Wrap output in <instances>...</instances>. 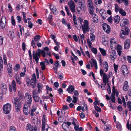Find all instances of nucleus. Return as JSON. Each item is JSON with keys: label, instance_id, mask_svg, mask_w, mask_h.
Here are the masks:
<instances>
[{"label": "nucleus", "instance_id": "nucleus-6", "mask_svg": "<svg viewBox=\"0 0 131 131\" xmlns=\"http://www.w3.org/2000/svg\"><path fill=\"white\" fill-rule=\"evenodd\" d=\"M42 121V130L44 131L45 130L46 131H47L48 126V125L46 124L47 122V120L46 119V117L45 115H43V116Z\"/></svg>", "mask_w": 131, "mask_h": 131}, {"label": "nucleus", "instance_id": "nucleus-25", "mask_svg": "<svg viewBox=\"0 0 131 131\" xmlns=\"http://www.w3.org/2000/svg\"><path fill=\"white\" fill-rule=\"evenodd\" d=\"M103 77V82L104 84L105 85H106V84L108 83V77L107 74H104V75Z\"/></svg>", "mask_w": 131, "mask_h": 131}, {"label": "nucleus", "instance_id": "nucleus-63", "mask_svg": "<svg viewBox=\"0 0 131 131\" xmlns=\"http://www.w3.org/2000/svg\"><path fill=\"white\" fill-rule=\"evenodd\" d=\"M127 59L128 62L129 63H131V56H127Z\"/></svg>", "mask_w": 131, "mask_h": 131}, {"label": "nucleus", "instance_id": "nucleus-54", "mask_svg": "<svg viewBox=\"0 0 131 131\" xmlns=\"http://www.w3.org/2000/svg\"><path fill=\"white\" fill-rule=\"evenodd\" d=\"M12 102L13 105H14L15 106V107H16V98H14L12 99Z\"/></svg>", "mask_w": 131, "mask_h": 131}, {"label": "nucleus", "instance_id": "nucleus-39", "mask_svg": "<svg viewBox=\"0 0 131 131\" xmlns=\"http://www.w3.org/2000/svg\"><path fill=\"white\" fill-rule=\"evenodd\" d=\"M41 38L40 36L39 35H36L35 36L34 39L35 41L38 42L39 40Z\"/></svg>", "mask_w": 131, "mask_h": 131}, {"label": "nucleus", "instance_id": "nucleus-31", "mask_svg": "<svg viewBox=\"0 0 131 131\" xmlns=\"http://www.w3.org/2000/svg\"><path fill=\"white\" fill-rule=\"evenodd\" d=\"M74 90V87L72 85H69L67 89V91L69 93L71 94Z\"/></svg>", "mask_w": 131, "mask_h": 131}, {"label": "nucleus", "instance_id": "nucleus-3", "mask_svg": "<svg viewBox=\"0 0 131 131\" xmlns=\"http://www.w3.org/2000/svg\"><path fill=\"white\" fill-rule=\"evenodd\" d=\"M26 82L28 86H29L32 88H34L36 86V78H32L30 80V81H27Z\"/></svg>", "mask_w": 131, "mask_h": 131}, {"label": "nucleus", "instance_id": "nucleus-1", "mask_svg": "<svg viewBox=\"0 0 131 131\" xmlns=\"http://www.w3.org/2000/svg\"><path fill=\"white\" fill-rule=\"evenodd\" d=\"M23 98L22 92L19 91L18 92V99H17V111H20L22 107L21 101Z\"/></svg>", "mask_w": 131, "mask_h": 131}, {"label": "nucleus", "instance_id": "nucleus-56", "mask_svg": "<svg viewBox=\"0 0 131 131\" xmlns=\"http://www.w3.org/2000/svg\"><path fill=\"white\" fill-rule=\"evenodd\" d=\"M87 44L89 47L90 48H91L92 42L89 39H87Z\"/></svg>", "mask_w": 131, "mask_h": 131}, {"label": "nucleus", "instance_id": "nucleus-26", "mask_svg": "<svg viewBox=\"0 0 131 131\" xmlns=\"http://www.w3.org/2000/svg\"><path fill=\"white\" fill-rule=\"evenodd\" d=\"M103 77V82L104 84L105 85H106V84L108 83V77L107 74H104V75Z\"/></svg>", "mask_w": 131, "mask_h": 131}, {"label": "nucleus", "instance_id": "nucleus-44", "mask_svg": "<svg viewBox=\"0 0 131 131\" xmlns=\"http://www.w3.org/2000/svg\"><path fill=\"white\" fill-rule=\"evenodd\" d=\"M90 38L92 41H94L95 39V36L92 33L90 34Z\"/></svg>", "mask_w": 131, "mask_h": 131}, {"label": "nucleus", "instance_id": "nucleus-34", "mask_svg": "<svg viewBox=\"0 0 131 131\" xmlns=\"http://www.w3.org/2000/svg\"><path fill=\"white\" fill-rule=\"evenodd\" d=\"M91 60L93 64V65L94 67L96 70H97L98 68V66L97 62L96 60L93 59H92Z\"/></svg>", "mask_w": 131, "mask_h": 131}, {"label": "nucleus", "instance_id": "nucleus-57", "mask_svg": "<svg viewBox=\"0 0 131 131\" xmlns=\"http://www.w3.org/2000/svg\"><path fill=\"white\" fill-rule=\"evenodd\" d=\"M78 123V121L76 119H73L72 122V124L74 126L76 125Z\"/></svg>", "mask_w": 131, "mask_h": 131}, {"label": "nucleus", "instance_id": "nucleus-13", "mask_svg": "<svg viewBox=\"0 0 131 131\" xmlns=\"http://www.w3.org/2000/svg\"><path fill=\"white\" fill-rule=\"evenodd\" d=\"M110 46L111 49H113V48L116 47V41L115 39L113 37L111 38L110 40Z\"/></svg>", "mask_w": 131, "mask_h": 131}, {"label": "nucleus", "instance_id": "nucleus-55", "mask_svg": "<svg viewBox=\"0 0 131 131\" xmlns=\"http://www.w3.org/2000/svg\"><path fill=\"white\" fill-rule=\"evenodd\" d=\"M116 128L118 129L119 130H120L121 128V125L120 123L119 122H117L116 125Z\"/></svg>", "mask_w": 131, "mask_h": 131}, {"label": "nucleus", "instance_id": "nucleus-45", "mask_svg": "<svg viewBox=\"0 0 131 131\" xmlns=\"http://www.w3.org/2000/svg\"><path fill=\"white\" fill-rule=\"evenodd\" d=\"M34 100L36 102H38L40 100V98L38 96V95L36 96H33Z\"/></svg>", "mask_w": 131, "mask_h": 131}, {"label": "nucleus", "instance_id": "nucleus-42", "mask_svg": "<svg viewBox=\"0 0 131 131\" xmlns=\"http://www.w3.org/2000/svg\"><path fill=\"white\" fill-rule=\"evenodd\" d=\"M36 109V108L35 106H32L31 111V117H32L33 116H35V115H34L33 114V113L35 111Z\"/></svg>", "mask_w": 131, "mask_h": 131}, {"label": "nucleus", "instance_id": "nucleus-4", "mask_svg": "<svg viewBox=\"0 0 131 131\" xmlns=\"http://www.w3.org/2000/svg\"><path fill=\"white\" fill-rule=\"evenodd\" d=\"M121 71L123 76H127L128 75L129 73V71L126 65H122L121 67Z\"/></svg>", "mask_w": 131, "mask_h": 131}, {"label": "nucleus", "instance_id": "nucleus-53", "mask_svg": "<svg viewBox=\"0 0 131 131\" xmlns=\"http://www.w3.org/2000/svg\"><path fill=\"white\" fill-rule=\"evenodd\" d=\"M78 22H79L80 23V26H81V25H82V23L83 20V18L81 17H79L78 18Z\"/></svg>", "mask_w": 131, "mask_h": 131}, {"label": "nucleus", "instance_id": "nucleus-47", "mask_svg": "<svg viewBox=\"0 0 131 131\" xmlns=\"http://www.w3.org/2000/svg\"><path fill=\"white\" fill-rule=\"evenodd\" d=\"M91 50L92 52L95 54H96L97 53V50L96 48L94 47L92 48L91 49Z\"/></svg>", "mask_w": 131, "mask_h": 131}, {"label": "nucleus", "instance_id": "nucleus-5", "mask_svg": "<svg viewBox=\"0 0 131 131\" xmlns=\"http://www.w3.org/2000/svg\"><path fill=\"white\" fill-rule=\"evenodd\" d=\"M82 28L84 33H85L86 32L89 31V23L87 20H84L83 24L82 25Z\"/></svg>", "mask_w": 131, "mask_h": 131}, {"label": "nucleus", "instance_id": "nucleus-21", "mask_svg": "<svg viewBox=\"0 0 131 131\" xmlns=\"http://www.w3.org/2000/svg\"><path fill=\"white\" fill-rule=\"evenodd\" d=\"M128 24V21L127 19L125 18L123 19L121 22L120 24V26L123 28Z\"/></svg>", "mask_w": 131, "mask_h": 131}, {"label": "nucleus", "instance_id": "nucleus-16", "mask_svg": "<svg viewBox=\"0 0 131 131\" xmlns=\"http://www.w3.org/2000/svg\"><path fill=\"white\" fill-rule=\"evenodd\" d=\"M131 41L129 39H127L125 41L124 43V48L125 49H128L130 46Z\"/></svg>", "mask_w": 131, "mask_h": 131}, {"label": "nucleus", "instance_id": "nucleus-62", "mask_svg": "<svg viewBox=\"0 0 131 131\" xmlns=\"http://www.w3.org/2000/svg\"><path fill=\"white\" fill-rule=\"evenodd\" d=\"M0 22H2L6 23V18L5 17L3 16L1 18Z\"/></svg>", "mask_w": 131, "mask_h": 131}, {"label": "nucleus", "instance_id": "nucleus-49", "mask_svg": "<svg viewBox=\"0 0 131 131\" xmlns=\"http://www.w3.org/2000/svg\"><path fill=\"white\" fill-rule=\"evenodd\" d=\"M80 37V39L81 40L82 43V44H83V40L84 39V36L83 34L81 35L80 34L79 35Z\"/></svg>", "mask_w": 131, "mask_h": 131}, {"label": "nucleus", "instance_id": "nucleus-2", "mask_svg": "<svg viewBox=\"0 0 131 131\" xmlns=\"http://www.w3.org/2000/svg\"><path fill=\"white\" fill-rule=\"evenodd\" d=\"M85 1L84 0H80L78 4V6L76 8L77 13L79 14L82 13L83 9L85 8Z\"/></svg>", "mask_w": 131, "mask_h": 131}, {"label": "nucleus", "instance_id": "nucleus-58", "mask_svg": "<svg viewBox=\"0 0 131 131\" xmlns=\"http://www.w3.org/2000/svg\"><path fill=\"white\" fill-rule=\"evenodd\" d=\"M39 93L38 92V91H36V90L34 89L33 92V96L38 95V94Z\"/></svg>", "mask_w": 131, "mask_h": 131}, {"label": "nucleus", "instance_id": "nucleus-51", "mask_svg": "<svg viewBox=\"0 0 131 131\" xmlns=\"http://www.w3.org/2000/svg\"><path fill=\"white\" fill-rule=\"evenodd\" d=\"M17 83L18 84H21V78L17 75Z\"/></svg>", "mask_w": 131, "mask_h": 131}, {"label": "nucleus", "instance_id": "nucleus-43", "mask_svg": "<svg viewBox=\"0 0 131 131\" xmlns=\"http://www.w3.org/2000/svg\"><path fill=\"white\" fill-rule=\"evenodd\" d=\"M65 8L68 15L70 17H72V15L69 12V11L68 9V7L67 6H66L65 7Z\"/></svg>", "mask_w": 131, "mask_h": 131}, {"label": "nucleus", "instance_id": "nucleus-60", "mask_svg": "<svg viewBox=\"0 0 131 131\" xmlns=\"http://www.w3.org/2000/svg\"><path fill=\"white\" fill-rule=\"evenodd\" d=\"M127 106L130 111H131V102L129 101L127 103Z\"/></svg>", "mask_w": 131, "mask_h": 131}, {"label": "nucleus", "instance_id": "nucleus-24", "mask_svg": "<svg viewBox=\"0 0 131 131\" xmlns=\"http://www.w3.org/2000/svg\"><path fill=\"white\" fill-rule=\"evenodd\" d=\"M128 35L126 33H125L124 32V30H121L120 36L121 38L122 39H125L127 38V36Z\"/></svg>", "mask_w": 131, "mask_h": 131}, {"label": "nucleus", "instance_id": "nucleus-59", "mask_svg": "<svg viewBox=\"0 0 131 131\" xmlns=\"http://www.w3.org/2000/svg\"><path fill=\"white\" fill-rule=\"evenodd\" d=\"M90 8V10H89V13L91 15H92V16H93V15L94 14H94V12L93 10V7L92 8Z\"/></svg>", "mask_w": 131, "mask_h": 131}, {"label": "nucleus", "instance_id": "nucleus-61", "mask_svg": "<svg viewBox=\"0 0 131 131\" xmlns=\"http://www.w3.org/2000/svg\"><path fill=\"white\" fill-rule=\"evenodd\" d=\"M128 129L130 130L131 131V125H129V122L128 121L126 125Z\"/></svg>", "mask_w": 131, "mask_h": 131}, {"label": "nucleus", "instance_id": "nucleus-9", "mask_svg": "<svg viewBox=\"0 0 131 131\" xmlns=\"http://www.w3.org/2000/svg\"><path fill=\"white\" fill-rule=\"evenodd\" d=\"M25 99L26 102L25 103L29 105L31 104L32 99L31 95L29 94L28 93H26L25 96Z\"/></svg>", "mask_w": 131, "mask_h": 131}, {"label": "nucleus", "instance_id": "nucleus-14", "mask_svg": "<svg viewBox=\"0 0 131 131\" xmlns=\"http://www.w3.org/2000/svg\"><path fill=\"white\" fill-rule=\"evenodd\" d=\"M103 28L104 30L107 33H109L110 31V27L107 24L104 23L103 24Z\"/></svg>", "mask_w": 131, "mask_h": 131}, {"label": "nucleus", "instance_id": "nucleus-30", "mask_svg": "<svg viewBox=\"0 0 131 131\" xmlns=\"http://www.w3.org/2000/svg\"><path fill=\"white\" fill-rule=\"evenodd\" d=\"M109 66L107 63L105 61L103 64V68L104 71L107 72L108 70Z\"/></svg>", "mask_w": 131, "mask_h": 131}, {"label": "nucleus", "instance_id": "nucleus-20", "mask_svg": "<svg viewBox=\"0 0 131 131\" xmlns=\"http://www.w3.org/2000/svg\"><path fill=\"white\" fill-rule=\"evenodd\" d=\"M71 124V123L69 122H64L62 126L63 129L64 130H66L70 126Z\"/></svg>", "mask_w": 131, "mask_h": 131}, {"label": "nucleus", "instance_id": "nucleus-41", "mask_svg": "<svg viewBox=\"0 0 131 131\" xmlns=\"http://www.w3.org/2000/svg\"><path fill=\"white\" fill-rule=\"evenodd\" d=\"M87 2L89 7L91 8L93 7V6L92 0H87Z\"/></svg>", "mask_w": 131, "mask_h": 131}, {"label": "nucleus", "instance_id": "nucleus-52", "mask_svg": "<svg viewBox=\"0 0 131 131\" xmlns=\"http://www.w3.org/2000/svg\"><path fill=\"white\" fill-rule=\"evenodd\" d=\"M40 65L42 70H44L45 68V66L44 63L43 62H41L40 63Z\"/></svg>", "mask_w": 131, "mask_h": 131}, {"label": "nucleus", "instance_id": "nucleus-35", "mask_svg": "<svg viewBox=\"0 0 131 131\" xmlns=\"http://www.w3.org/2000/svg\"><path fill=\"white\" fill-rule=\"evenodd\" d=\"M50 7L52 11L54 13L56 14L57 13V11L55 6L53 5H51Z\"/></svg>", "mask_w": 131, "mask_h": 131}, {"label": "nucleus", "instance_id": "nucleus-8", "mask_svg": "<svg viewBox=\"0 0 131 131\" xmlns=\"http://www.w3.org/2000/svg\"><path fill=\"white\" fill-rule=\"evenodd\" d=\"M23 111L24 114L26 115H28L29 114L30 111V105L25 103L23 109Z\"/></svg>", "mask_w": 131, "mask_h": 131}, {"label": "nucleus", "instance_id": "nucleus-10", "mask_svg": "<svg viewBox=\"0 0 131 131\" xmlns=\"http://www.w3.org/2000/svg\"><path fill=\"white\" fill-rule=\"evenodd\" d=\"M68 4L71 11L73 12H75V5L74 2L72 0L69 1L68 2Z\"/></svg>", "mask_w": 131, "mask_h": 131}, {"label": "nucleus", "instance_id": "nucleus-33", "mask_svg": "<svg viewBox=\"0 0 131 131\" xmlns=\"http://www.w3.org/2000/svg\"><path fill=\"white\" fill-rule=\"evenodd\" d=\"M73 18L74 24L75 25L77 28H78V24L77 23V20L76 19V17L74 14H73Z\"/></svg>", "mask_w": 131, "mask_h": 131}, {"label": "nucleus", "instance_id": "nucleus-23", "mask_svg": "<svg viewBox=\"0 0 131 131\" xmlns=\"http://www.w3.org/2000/svg\"><path fill=\"white\" fill-rule=\"evenodd\" d=\"M129 88V86L128 82L127 81H125L124 83V85L123 87V90L124 91H127Z\"/></svg>", "mask_w": 131, "mask_h": 131}, {"label": "nucleus", "instance_id": "nucleus-46", "mask_svg": "<svg viewBox=\"0 0 131 131\" xmlns=\"http://www.w3.org/2000/svg\"><path fill=\"white\" fill-rule=\"evenodd\" d=\"M119 13L122 16H125L126 14V12L122 9L120 10Z\"/></svg>", "mask_w": 131, "mask_h": 131}, {"label": "nucleus", "instance_id": "nucleus-17", "mask_svg": "<svg viewBox=\"0 0 131 131\" xmlns=\"http://www.w3.org/2000/svg\"><path fill=\"white\" fill-rule=\"evenodd\" d=\"M16 83L15 81L13 80L12 82V84L9 86V90L10 92L12 91V90L14 92H15L16 90Z\"/></svg>", "mask_w": 131, "mask_h": 131}, {"label": "nucleus", "instance_id": "nucleus-28", "mask_svg": "<svg viewBox=\"0 0 131 131\" xmlns=\"http://www.w3.org/2000/svg\"><path fill=\"white\" fill-rule=\"evenodd\" d=\"M106 13L105 11L103 9L101 10L99 12L100 14L101 15L102 18L104 19H106Z\"/></svg>", "mask_w": 131, "mask_h": 131}, {"label": "nucleus", "instance_id": "nucleus-15", "mask_svg": "<svg viewBox=\"0 0 131 131\" xmlns=\"http://www.w3.org/2000/svg\"><path fill=\"white\" fill-rule=\"evenodd\" d=\"M1 89L2 93L3 94H5L7 92L6 85L4 83H2L1 84Z\"/></svg>", "mask_w": 131, "mask_h": 131}, {"label": "nucleus", "instance_id": "nucleus-32", "mask_svg": "<svg viewBox=\"0 0 131 131\" xmlns=\"http://www.w3.org/2000/svg\"><path fill=\"white\" fill-rule=\"evenodd\" d=\"M113 20L115 23H118L120 20V17L118 15H116L114 17Z\"/></svg>", "mask_w": 131, "mask_h": 131}, {"label": "nucleus", "instance_id": "nucleus-18", "mask_svg": "<svg viewBox=\"0 0 131 131\" xmlns=\"http://www.w3.org/2000/svg\"><path fill=\"white\" fill-rule=\"evenodd\" d=\"M33 55L34 59L35 60L36 63H38V61L39 60L38 57L40 55V53L39 52H36L35 54L34 51H33Z\"/></svg>", "mask_w": 131, "mask_h": 131}, {"label": "nucleus", "instance_id": "nucleus-50", "mask_svg": "<svg viewBox=\"0 0 131 131\" xmlns=\"http://www.w3.org/2000/svg\"><path fill=\"white\" fill-rule=\"evenodd\" d=\"M52 16L51 15H49L47 19L49 23H50L52 19Z\"/></svg>", "mask_w": 131, "mask_h": 131}, {"label": "nucleus", "instance_id": "nucleus-12", "mask_svg": "<svg viewBox=\"0 0 131 131\" xmlns=\"http://www.w3.org/2000/svg\"><path fill=\"white\" fill-rule=\"evenodd\" d=\"M27 131H37V128L35 126H33L30 124H27L26 127Z\"/></svg>", "mask_w": 131, "mask_h": 131}, {"label": "nucleus", "instance_id": "nucleus-11", "mask_svg": "<svg viewBox=\"0 0 131 131\" xmlns=\"http://www.w3.org/2000/svg\"><path fill=\"white\" fill-rule=\"evenodd\" d=\"M109 54L110 58L113 61L117 57L116 52L114 50H112L110 51Z\"/></svg>", "mask_w": 131, "mask_h": 131}, {"label": "nucleus", "instance_id": "nucleus-64", "mask_svg": "<svg viewBox=\"0 0 131 131\" xmlns=\"http://www.w3.org/2000/svg\"><path fill=\"white\" fill-rule=\"evenodd\" d=\"M9 131H16V128L12 126L10 127Z\"/></svg>", "mask_w": 131, "mask_h": 131}, {"label": "nucleus", "instance_id": "nucleus-36", "mask_svg": "<svg viewBox=\"0 0 131 131\" xmlns=\"http://www.w3.org/2000/svg\"><path fill=\"white\" fill-rule=\"evenodd\" d=\"M92 21L95 23H97L98 22V19L97 18V16L96 15V14L93 15V16H92Z\"/></svg>", "mask_w": 131, "mask_h": 131}, {"label": "nucleus", "instance_id": "nucleus-29", "mask_svg": "<svg viewBox=\"0 0 131 131\" xmlns=\"http://www.w3.org/2000/svg\"><path fill=\"white\" fill-rule=\"evenodd\" d=\"M102 43L103 44H105L106 42H107L108 41V37L107 36H103L102 39Z\"/></svg>", "mask_w": 131, "mask_h": 131}, {"label": "nucleus", "instance_id": "nucleus-48", "mask_svg": "<svg viewBox=\"0 0 131 131\" xmlns=\"http://www.w3.org/2000/svg\"><path fill=\"white\" fill-rule=\"evenodd\" d=\"M113 66L114 71L115 73H117L118 68V65H116L115 63L114 64Z\"/></svg>", "mask_w": 131, "mask_h": 131}, {"label": "nucleus", "instance_id": "nucleus-40", "mask_svg": "<svg viewBox=\"0 0 131 131\" xmlns=\"http://www.w3.org/2000/svg\"><path fill=\"white\" fill-rule=\"evenodd\" d=\"M121 9L120 8L118 5L117 4H116L115 5V12L116 13H117L118 11L119 12L120 10Z\"/></svg>", "mask_w": 131, "mask_h": 131}, {"label": "nucleus", "instance_id": "nucleus-37", "mask_svg": "<svg viewBox=\"0 0 131 131\" xmlns=\"http://www.w3.org/2000/svg\"><path fill=\"white\" fill-rule=\"evenodd\" d=\"M99 50L101 54L103 56H105L106 55V51L104 49L99 47Z\"/></svg>", "mask_w": 131, "mask_h": 131}, {"label": "nucleus", "instance_id": "nucleus-19", "mask_svg": "<svg viewBox=\"0 0 131 131\" xmlns=\"http://www.w3.org/2000/svg\"><path fill=\"white\" fill-rule=\"evenodd\" d=\"M7 69L8 75L10 77H12V68L10 63H8L7 67Z\"/></svg>", "mask_w": 131, "mask_h": 131}, {"label": "nucleus", "instance_id": "nucleus-27", "mask_svg": "<svg viewBox=\"0 0 131 131\" xmlns=\"http://www.w3.org/2000/svg\"><path fill=\"white\" fill-rule=\"evenodd\" d=\"M37 87L38 92L40 93L41 92L43 87V86L42 85V84L40 83H38L37 85Z\"/></svg>", "mask_w": 131, "mask_h": 131}, {"label": "nucleus", "instance_id": "nucleus-22", "mask_svg": "<svg viewBox=\"0 0 131 131\" xmlns=\"http://www.w3.org/2000/svg\"><path fill=\"white\" fill-rule=\"evenodd\" d=\"M116 49L118 54L119 56H120L122 51V47L119 44H118L116 46Z\"/></svg>", "mask_w": 131, "mask_h": 131}, {"label": "nucleus", "instance_id": "nucleus-38", "mask_svg": "<svg viewBox=\"0 0 131 131\" xmlns=\"http://www.w3.org/2000/svg\"><path fill=\"white\" fill-rule=\"evenodd\" d=\"M59 65V62L57 61H56L54 63V66L53 67V68L55 70L57 71V67Z\"/></svg>", "mask_w": 131, "mask_h": 131}, {"label": "nucleus", "instance_id": "nucleus-7", "mask_svg": "<svg viewBox=\"0 0 131 131\" xmlns=\"http://www.w3.org/2000/svg\"><path fill=\"white\" fill-rule=\"evenodd\" d=\"M3 109L4 113L6 114H9L11 110V105L9 103L6 104L4 105Z\"/></svg>", "mask_w": 131, "mask_h": 131}]
</instances>
